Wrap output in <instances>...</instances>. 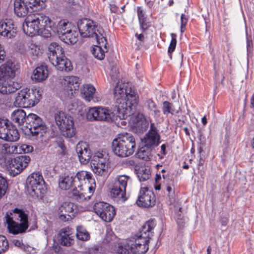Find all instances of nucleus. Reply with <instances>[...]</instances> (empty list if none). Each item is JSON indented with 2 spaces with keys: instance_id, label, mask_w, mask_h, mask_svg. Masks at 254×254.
I'll return each mask as SVG.
<instances>
[{
  "instance_id": "1",
  "label": "nucleus",
  "mask_w": 254,
  "mask_h": 254,
  "mask_svg": "<svg viewBox=\"0 0 254 254\" xmlns=\"http://www.w3.org/2000/svg\"><path fill=\"white\" fill-rule=\"evenodd\" d=\"M59 185L62 190H72L73 198L82 202L90 199L95 191L96 183L91 173L81 171L75 176L64 175L60 178Z\"/></svg>"
},
{
  "instance_id": "2",
  "label": "nucleus",
  "mask_w": 254,
  "mask_h": 254,
  "mask_svg": "<svg viewBox=\"0 0 254 254\" xmlns=\"http://www.w3.org/2000/svg\"><path fill=\"white\" fill-rule=\"evenodd\" d=\"M156 225L154 221L148 220L134 236L119 244L117 250L120 254H144L148 250V242Z\"/></svg>"
},
{
  "instance_id": "3",
  "label": "nucleus",
  "mask_w": 254,
  "mask_h": 254,
  "mask_svg": "<svg viewBox=\"0 0 254 254\" xmlns=\"http://www.w3.org/2000/svg\"><path fill=\"white\" fill-rule=\"evenodd\" d=\"M77 26L82 37L95 38L98 45L92 50V54L98 60H102L107 52V40L103 29L98 26L96 22L89 18L83 17L77 22Z\"/></svg>"
},
{
  "instance_id": "4",
  "label": "nucleus",
  "mask_w": 254,
  "mask_h": 254,
  "mask_svg": "<svg viewBox=\"0 0 254 254\" xmlns=\"http://www.w3.org/2000/svg\"><path fill=\"white\" fill-rule=\"evenodd\" d=\"M114 98L118 105L119 118L123 120L130 116L138 102V96L134 89L127 84L119 81L114 91Z\"/></svg>"
},
{
  "instance_id": "5",
  "label": "nucleus",
  "mask_w": 254,
  "mask_h": 254,
  "mask_svg": "<svg viewBox=\"0 0 254 254\" xmlns=\"http://www.w3.org/2000/svg\"><path fill=\"white\" fill-rule=\"evenodd\" d=\"M17 69L18 66L11 61L6 62L0 66V80H3L0 84V92L2 94L14 92L21 87L20 83L11 79L15 76Z\"/></svg>"
},
{
  "instance_id": "6",
  "label": "nucleus",
  "mask_w": 254,
  "mask_h": 254,
  "mask_svg": "<svg viewBox=\"0 0 254 254\" xmlns=\"http://www.w3.org/2000/svg\"><path fill=\"white\" fill-rule=\"evenodd\" d=\"M135 147L134 137L129 133L120 134L112 142L113 152L121 157H126L132 154Z\"/></svg>"
},
{
  "instance_id": "7",
  "label": "nucleus",
  "mask_w": 254,
  "mask_h": 254,
  "mask_svg": "<svg viewBox=\"0 0 254 254\" xmlns=\"http://www.w3.org/2000/svg\"><path fill=\"white\" fill-rule=\"evenodd\" d=\"M48 58L57 69L69 71L72 69L70 62L65 57L62 47L56 42H52L48 46Z\"/></svg>"
},
{
  "instance_id": "8",
  "label": "nucleus",
  "mask_w": 254,
  "mask_h": 254,
  "mask_svg": "<svg viewBox=\"0 0 254 254\" xmlns=\"http://www.w3.org/2000/svg\"><path fill=\"white\" fill-rule=\"evenodd\" d=\"M41 98V94L36 88H23L16 94L14 105L23 108H30L37 104Z\"/></svg>"
},
{
  "instance_id": "9",
  "label": "nucleus",
  "mask_w": 254,
  "mask_h": 254,
  "mask_svg": "<svg viewBox=\"0 0 254 254\" xmlns=\"http://www.w3.org/2000/svg\"><path fill=\"white\" fill-rule=\"evenodd\" d=\"M26 17L23 23L22 29L24 33L30 37L37 34L40 26L53 27L54 21L50 17Z\"/></svg>"
},
{
  "instance_id": "10",
  "label": "nucleus",
  "mask_w": 254,
  "mask_h": 254,
  "mask_svg": "<svg viewBox=\"0 0 254 254\" xmlns=\"http://www.w3.org/2000/svg\"><path fill=\"white\" fill-rule=\"evenodd\" d=\"M14 213L20 223L16 222L8 214L5 216L7 229L9 233L17 235L25 233L28 227V215L23 210L15 208Z\"/></svg>"
},
{
  "instance_id": "11",
  "label": "nucleus",
  "mask_w": 254,
  "mask_h": 254,
  "mask_svg": "<svg viewBox=\"0 0 254 254\" xmlns=\"http://www.w3.org/2000/svg\"><path fill=\"white\" fill-rule=\"evenodd\" d=\"M26 184L28 191L32 197L42 198L46 192L45 183L39 172L29 175L27 179Z\"/></svg>"
},
{
  "instance_id": "12",
  "label": "nucleus",
  "mask_w": 254,
  "mask_h": 254,
  "mask_svg": "<svg viewBox=\"0 0 254 254\" xmlns=\"http://www.w3.org/2000/svg\"><path fill=\"white\" fill-rule=\"evenodd\" d=\"M14 4L16 16H25L28 12H36L46 6L45 0H15Z\"/></svg>"
},
{
  "instance_id": "13",
  "label": "nucleus",
  "mask_w": 254,
  "mask_h": 254,
  "mask_svg": "<svg viewBox=\"0 0 254 254\" xmlns=\"http://www.w3.org/2000/svg\"><path fill=\"white\" fill-rule=\"evenodd\" d=\"M26 127V133H30L35 139L42 137L47 130L45 122L38 116L30 113L27 116Z\"/></svg>"
},
{
  "instance_id": "14",
  "label": "nucleus",
  "mask_w": 254,
  "mask_h": 254,
  "mask_svg": "<svg viewBox=\"0 0 254 254\" xmlns=\"http://www.w3.org/2000/svg\"><path fill=\"white\" fill-rule=\"evenodd\" d=\"M56 125L63 135L67 137L73 136L75 133L72 118L63 112H57L54 115Z\"/></svg>"
},
{
  "instance_id": "15",
  "label": "nucleus",
  "mask_w": 254,
  "mask_h": 254,
  "mask_svg": "<svg viewBox=\"0 0 254 254\" xmlns=\"http://www.w3.org/2000/svg\"><path fill=\"white\" fill-rule=\"evenodd\" d=\"M109 156L106 152H95L91 159V167L93 172L97 176H105L108 172Z\"/></svg>"
},
{
  "instance_id": "16",
  "label": "nucleus",
  "mask_w": 254,
  "mask_h": 254,
  "mask_svg": "<svg viewBox=\"0 0 254 254\" xmlns=\"http://www.w3.org/2000/svg\"><path fill=\"white\" fill-rule=\"evenodd\" d=\"M94 210L97 215L107 222H111L116 214L115 208L104 202L96 203L94 205Z\"/></svg>"
},
{
  "instance_id": "17",
  "label": "nucleus",
  "mask_w": 254,
  "mask_h": 254,
  "mask_svg": "<svg viewBox=\"0 0 254 254\" xmlns=\"http://www.w3.org/2000/svg\"><path fill=\"white\" fill-rule=\"evenodd\" d=\"M30 160V157L27 155L14 158L9 165L8 171L10 176L14 177L22 172L27 167Z\"/></svg>"
},
{
  "instance_id": "18",
  "label": "nucleus",
  "mask_w": 254,
  "mask_h": 254,
  "mask_svg": "<svg viewBox=\"0 0 254 254\" xmlns=\"http://www.w3.org/2000/svg\"><path fill=\"white\" fill-rule=\"evenodd\" d=\"M134 110L135 109L132 111L130 116H127L125 119L129 117V124L131 127L135 129L137 132H142L147 129L149 122L143 114L140 113L136 115L133 114V112Z\"/></svg>"
},
{
  "instance_id": "19",
  "label": "nucleus",
  "mask_w": 254,
  "mask_h": 254,
  "mask_svg": "<svg viewBox=\"0 0 254 254\" xmlns=\"http://www.w3.org/2000/svg\"><path fill=\"white\" fill-rule=\"evenodd\" d=\"M76 210V205L70 202H64L58 208L57 214L59 219L64 221L71 220Z\"/></svg>"
},
{
  "instance_id": "20",
  "label": "nucleus",
  "mask_w": 254,
  "mask_h": 254,
  "mask_svg": "<svg viewBox=\"0 0 254 254\" xmlns=\"http://www.w3.org/2000/svg\"><path fill=\"white\" fill-rule=\"evenodd\" d=\"M155 196L153 192L147 188H141L137 204L139 206L145 207H152L155 204Z\"/></svg>"
},
{
  "instance_id": "21",
  "label": "nucleus",
  "mask_w": 254,
  "mask_h": 254,
  "mask_svg": "<svg viewBox=\"0 0 254 254\" xmlns=\"http://www.w3.org/2000/svg\"><path fill=\"white\" fill-rule=\"evenodd\" d=\"M76 152L81 164H86L91 159V151L88 144L84 141H80L76 146Z\"/></svg>"
},
{
  "instance_id": "22",
  "label": "nucleus",
  "mask_w": 254,
  "mask_h": 254,
  "mask_svg": "<svg viewBox=\"0 0 254 254\" xmlns=\"http://www.w3.org/2000/svg\"><path fill=\"white\" fill-rule=\"evenodd\" d=\"M81 93L82 98L87 102L92 101L96 103L101 100V96L96 92L94 86L90 84L84 85L81 89Z\"/></svg>"
},
{
  "instance_id": "23",
  "label": "nucleus",
  "mask_w": 254,
  "mask_h": 254,
  "mask_svg": "<svg viewBox=\"0 0 254 254\" xmlns=\"http://www.w3.org/2000/svg\"><path fill=\"white\" fill-rule=\"evenodd\" d=\"M73 230L68 227L62 228L58 234L59 241L62 245L70 246L74 242Z\"/></svg>"
},
{
  "instance_id": "24",
  "label": "nucleus",
  "mask_w": 254,
  "mask_h": 254,
  "mask_svg": "<svg viewBox=\"0 0 254 254\" xmlns=\"http://www.w3.org/2000/svg\"><path fill=\"white\" fill-rule=\"evenodd\" d=\"M64 84L67 92L65 96L70 98L79 89L80 82L76 76H66L64 79Z\"/></svg>"
},
{
  "instance_id": "25",
  "label": "nucleus",
  "mask_w": 254,
  "mask_h": 254,
  "mask_svg": "<svg viewBox=\"0 0 254 254\" xmlns=\"http://www.w3.org/2000/svg\"><path fill=\"white\" fill-rule=\"evenodd\" d=\"M160 135L158 134L156 130L151 124V127L145 136L142 139L144 145L148 148H153L157 146L159 143Z\"/></svg>"
},
{
  "instance_id": "26",
  "label": "nucleus",
  "mask_w": 254,
  "mask_h": 254,
  "mask_svg": "<svg viewBox=\"0 0 254 254\" xmlns=\"http://www.w3.org/2000/svg\"><path fill=\"white\" fill-rule=\"evenodd\" d=\"M48 74L47 66L42 64L33 70L31 78L34 82H40L45 80L48 77Z\"/></svg>"
},
{
  "instance_id": "27",
  "label": "nucleus",
  "mask_w": 254,
  "mask_h": 254,
  "mask_svg": "<svg viewBox=\"0 0 254 254\" xmlns=\"http://www.w3.org/2000/svg\"><path fill=\"white\" fill-rule=\"evenodd\" d=\"M110 192L112 198L118 203H122L127 199L126 190L117 186H113Z\"/></svg>"
},
{
  "instance_id": "28",
  "label": "nucleus",
  "mask_w": 254,
  "mask_h": 254,
  "mask_svg": "<svg viewBox=\"0 0 254 254\" xmlns=\"http://www.w3.org/2000/svg\"><path fill=\"white\" fill-rule=\"evenodd\" d=\"M61 40L67 44H74L78 40V33L72 28L67 29L65 32L59 34Z\"/></svg>"
},
{
  "instance_id": "29",
  "label": "nucleus",
  "mask_w": 254,
  "mask_h": 254,
  "mask_svg": "<svg viewBox=\"0 0 254 254\" xmlns=\"http://www.w3.org/2000/svg\"><path fill=\"white\" fill-rule=\"evenodd\" d=\"M102 107H89L86 114V119L89 121H100Z\"/></svg>"
},
{
  "instance_id": "30",
  "label": "nucleus",
  "mask_w": 254,
  "mask_h": 254,
  "mask_svg": "<svg viewBox=\"0 0 254 254\" xmlns=\"http://www.w3.org/2000/svg\"><path fill=\"white\" fill-rule=\"evenodd\" d=\"M16 32L12 25H8L3 20L0 21V36L11 38L15 36Z\"/></svg>"
},
{
  "instance_id": "31",
  "label": "nucleus",
  "mask_w": 254,
  "mask_h": 254,
  "mask_svg": "<svg viewBox=\"0 0 254 254\" xmlns=\"http://www.w3.org/2000/svg\"><path fill=\"white\" fill-rule=\"evenodd\" d=\"M101 114V122H112L119 117L118 111L115 113L112 110L105 107H102Z\"/></svg>"
},
{
  "instance_id": "32",
  "label": "nucleus",
  "mask_w": 254,
  "mask_h": 254,
  "mask_svg": "<svg viewBox=\"0 0 254 254\" xmlns=\"http://www.w3.org/2000/svg\"><path fill=\"white\" fill-rule=\"evenodd\" d=\"M12 121L17 125H23L25 122L26 123L27 116L25 111L22 109L14 110L11 115Z\"/></svg>"
},
{
  "instance_id": "33",
  "label": "nucleus",
  "mask_w": 254,
  "mask_h": 254,
  "mask_svg": "<svg viewBox=\"0 0 254 254\" xmlns=\"http://www.w3.org/2000/svg\"><path fill=\"white\" fill-rule=\"evenodd\" d=\"M245 23H246V17H243ZM246 35V43H247V62L249 63V59L252 58L254 55V45L253 42L252 36L251 34H248V29L245 23Z\"/></svg>"
},
{
  "instance_id": "34",
  "label": "nucleus",
  "mask_w": 254,
  "mask_h": 254,
  "mask_svg": "<svg viewBox=\"0 0 254 254\" xmlns=\"http://www.w3.org/2000/svg\"><path fill=\"white\" fill-rule=\"evenodd\" d=\"M204 127L197 126V151L200 154L203 152V147L206 144V137L204 135Z\"/></svg>"
},
{
  "instance_id": "35",
  "label": "nucleus",
  "mask_w": 254,
  "mask_h": 254,
  "mask_svg": "<svg viewBox=\"0 0 254 254\" xmlns=\"http://www.w3.org/2000/svg\"><path fill=\"white\" fill-rule=\"evenodd\" d=\"M131 182L129 176L127 175H119L117 176L114 186L126 190L127 184Z\"/></svg>"
},
{
  "instance_id": "36",
  "label": "nucleus",
  "mask_w": 254,
  "mask_h": 254,
  "mask_svg": "<svg viewBox=\"0 0 254 254\" xmlns=\"http://www.w3.org/2000/svg\"><path fill=\"white\" fill-rule=\"evenodd\" d=\"M27 53H29L33 59H35L42 55V50L40 45L31 41V42L29 44Z\"/></svg>"
},
{
  "instance_id": "37",
  "label": "nucleus",
  "mask_w": 254,
  "mask_h": 254,
  "mask_svg": "<svg viewBox=\"0 0 254 254\" xmlns=\"http://www.w3.org/2000/svg\"><path fill=\"white\" fill-rule=\"evenodd\" d=\"M151 148L144 145L138 151L136 155L138 158L145 161H149L152 158Z\"/></svg>"
},
{
  "instance_id": "38",
  "label": "nucleus",
  "mask_w": 254,
  "mask_h": 254,
  "mask_svg": "<svg viewBox=\"0 0 254 254\" xmlns=\"http://www.w3.org/2000/svg\"><path fill=\"white\" fill-rule=\"evenodd\" d=\"M56 27L59 34H62L65 32L67 29L73 28L74 26L71 23L69 22L66 20H62L58 22V24L55 26Z\"/></svg>"
},
{
  "instance_id": "39",
  "label": "nucleus",
  "mask_w": 254,
  "mask_h": 254,
  "mask_svg": "<svg viewBox=\"0 0 254 254\" xmlns=\"http://www.w3.org/2000/svg\"><path fill=\"white\" fill-rule=\"evenodd\" d=\"M14 154L28 153L31 152L33 148L31 145L26 144H17L14 145Z\"/></svg>"
},
{
  "instance_id": "40",
  "label": "nucleus",
  "mask_w": 254,
  "mask_h": 254,
  "mask_svg": "<svg viewBox=\"0 0 254 254\" xmlns=\"http://www.w3.org/2000/svg\"><path fill=\"white\" fill-rule=\"evenodd\" d=\"M76 236L77 239L82 241H86L90 239L89 233L82 226H77Z\"/></svg>"
},
{
  "instance_id": "41",
  "label": "nucleus",
  "mask_w": 254,
  "mask_h": 254,
  "mask_svg": "<svg viewBox=\"0 0 254 254\" xmlns=\"http://www.w3.org/2000/svg\"><path fill=\"white\" fill-rule=\"evenodd\" d=\"M9 135L4 136V139L7 141H16L19 138V134L17 129L13 127L10 126Z\"/></svg>"
},
{
  "instance_id": "42",
  "label": "nucleus",
  "mask_w": 254,
  "mask_h": 254,
  "mask_svg": "<svg viewBox=\"0 0 254 254\" xmlns=\"http://www.w3.org/2000/svg\"><path fill=\"white\" fill-rule=\"evenodd\" d=\"M30 42H31V41L24 39L18 41L16 43V47L19 52L21 54L27 53Z\"/></svg>"
},
{
  "instance_id": "43",
  "label": "nucleus",
  "mask_w": 254,
  "mask_h": 254,
  "mask_svg": "<svg viewBox=\"0 0 254 254\" xmlns=\"http://www.w3.org/2000/svg\"><path fill=\"white\" fill-rule=\"evenodd\" d=\"M137 175L140 182L145 181L150 178V170L146 168H141L137 172Z\"/></svg>"
},
{
  "instance_id": "44",
  "label": "nucleus",
  "mask_w": 254,
  "mask_h": 254,
  "mask_svg": "<svg viewBox=\"0 0 254 254\" xmlns=\"http://www.w3.org/2000/svg\"><path fill=\"white\" fill-rule=\"evenodd\" d=\"M14 145L10 146L7 143L0 144V153L2 154L14 153Z\"/></svg>"
},
{
  "instance_id": "45",
  "label": "nucleus",
  "mask_w": 254,
  "mask_h": 254,
  "mask_svg": "<svg viewBox=\"0 0 254 254\" xmlns=\"http://www.w3.org/2000/svg\"><path fill=\"white\" fill-rule=\"evenodd\" d=\"M140 28L144 31L148 29L151 25L148 17H138Z\"/></svg>"
},
{
  "instance_id": "46",
  "label": "nucleus",
  "mask_w": 254,
  "mask_h": 254,
  "mask_svg": "<svg viewBox=\"0 0 254 254\" xmlns=\"http://www.w3.org/2000/svg\"><path fill=\"white\" fill-rule=\"evenodd\" d=\"M56 23V22L54 21ZM56 24L53 27H48V26H40L39 30L37 34L40 35L42 36L48 38L51 36V33L50 30L48 28L52 29V28H55Z\"/></svg>"
},
{
  "instance_id": "47",
  "label": "nucleus",
  "mask_w": 254,
  "mask_h": 254,
  "mask_svg": "<svg viewBox=\"0 0 254 254\" xmlns=\"http://www.w3.org/2000/svg\"><path fill=\"white\" fill-rule=\"evenodd\" d=\"M8 243L6 238L0 235V254L4 253L8 249Z\"/></svg>"
},
{
  "instance_id": "48",
  "label": "nucleus",
  "mask_w": 254,
  "mask_h": 254,
  "mask_svg": "<svg viewBox=\"0 0 254 254\" xmlns=\"http://www.w3.org/2000/svg\"><path fill=\"white\" fill-rule=\"evenodd\" d=\"M7 188V183L5 178L0 176V199L5 194Z\"/></svg>"
},
{
  "instance_id": "49",
  "label": "nucleus",
  "mask_w": 254,
  "mask_h": 254,
  "mask_svg": "<svg viewBox=\"0 0 254 254\" xmlns=\"http://www.w3.org/2000/svg\"><path fill=\"white\" fill-rule=\"evenodd\" d=\"M9 126L6 121L4 120H0V138L4 139L5 136L4 133H5Z\"/></svg>"
},
{
  "instance_id": "50",
  "label": "nucleus",
  "mask_w": 254,
  "mask_h": 254,
  "mask_svg": "<svg viewBox=\"0 0 254 254\" xmlns=\"http://www.w3.org/2000/svg\"><path fill=\"white\" fill-rule=\"evenodd\" d=\"M178 221L177 222L178 225V231L179 233L182 234L183 229L185 225V221L183 217L181 214H178Z\"/></svg>"
},
{
  "instance_id": "51",
  "label": "nucleus",
  "mask_w": 254,
  "mask_h": 254,
  "mask_svg": "<svg viewBox=\"0 0 254 254\" xmlns=\"http://www.w3.org/2000/svg\"><path fill=\"white\" fill-rule=\"evenodd\" d=\"M125 5L122 6L121 8H119L115 4H110L109 8L110 11L112 13L116 14H120L124 12V7Z\"/></svg>"
},
{
  "instance_id": "52",
  "label": "nucleus",
  "mask_w": 254,
  "mask_h": 254,
  "mask_svg": "<svg viewBox=\"0 0 254 254\" xmlns=\"http://www.w3.org/2000/svg\"><path fill=\"white\" fill-rule=\"evenodd\" d=\"M136 11L138 16H144L148 15H152V13L150 12V11H148L145 8L142 6H137L136 8Z\"/></svg>"
},
{
  "instance_id": "53",
  "label": "nucleus",
  "mask_w": 254,
  "mask_h": 254,
  "mask_svg": "<svg viewBox=\"0 0 254 254\" xmlns=\"http://www.w3.org/2000/svg\"><path fill=\"white\" fill-rule=\"evenodd\" d=\"M172 40L170 44V46L168 48V53L169 56V57L171 59H172V54L175 50V37L174 34L172 33Z\"/></svg>"
},
{
  "instance_id": "54",
  "label": "nucleus",
  "mask_w": 254,
  "mask_h": 254,
  "mask_svg": "<svg viewBox=\"0 0 254 254\" xmlns=\"http://www.w3.org/2000/svg\"><path fill=\"white\" fill-rule=\"evenodd\" d=\"M188 21L187 17H181L180 31L181 33L185 31Z\"/></svg>"
},
{
  "instance_id": "55",
  "label": "nucleus",
  "mask_w": 254,
  "mask_h": 254,
  "mask_svg": "<svg viewBox=\"0 0 254 254\" xmlns=\"http://www.w3.org/2000/svg\"><path fill=\"white\" fill-rule=\"evenodd\" d=\"M161 179V176L160 174H156L155 179L154 189L156 190H159L161 189V184L160 181Z\"/></svg>"
},
{
  "instance_id": "56",
  "label": "nucleus",
  "mask_w": 254,
  "mask_h": 254,
  "mask_svg": "<svg viewBox=\"0 0 254 254\" xmlns=\"http://www.w3.org/2000/svg\"><path fill=\"white\" fill-rule=\"evenodd\" d=\"M185 117L182 116L180 118L178 117V118H176V127H182L183 125L185 124Z\"/></svg>"
},
{
  "instance_id": "57",
  "label": "nucleus",
  "mask_w": 254,
  "mask_h": 254,
  "mask_svg": "<svg viewBox=\"0 0 254 254\" xmlns=\"http://www.w3.org/2000/svg\"><path fill=\"white\" fill-rule=\"evenodd\" d=\"M229 217L226 215H221L220 217V222L222 226H226L229 222Z\"/></svg>"
},
{
  "instance_id": "58",
  "label": "nucleus",
  "mask_w": 254,
  "mask_h": 254,
  "mask_svg": "<svg viewBox=\"0 0 254 254\" xmlns=\"http://www.w3.org/2000/svg\"><path fill=\"white\" fill-rule=\"evenodd\" d=\"M12 243L16 247L20 248L21 250L23 249L25 245V244L22 242V241L20 240H13Z\"/></svg>"
},
{
  "instance_id": "59",
  "label": "nucleus",
  "mask_w": 254,
  "mask_h": 254,
  "mask_svg": "<svg viewBox=\"0 0 254 254\" xmlns=\"http://www.w3.org/2000/svg\"><path fill=\"white\" fill-rule=\"evenodd\" d=\"M170 104L168 102H165L163 104V112L164 114H168L171 113Z\"/></svg>"
},
{
  "instance_id": "60",
  "label": "nucleus",
  "mask_w": 254,
  "mask_h": 254,
  "mask_svg": "<svg viewBox=\"0 0 254 254\" xmlns=\"http://www.w3.org/2000/svg\"><path fill=\"white\" fill-rule=\"evenodd\" d=\"M146 105L150 110H153L155 108V104L151 100H147L146 101Z\"/></svg>"
},
{
  "instance_id": "61",
  "label": "nucleus",
  "mask_w": 254,
  "mask_h": 254,
  "mask_svg": "<svg viewBox=\"0 0 254 254\" xmlns=\"http://www.w3.org/2000/svg\"><path fill=\"white\" fill-rule=\"evenodd\" d=\"M22 250L28 254H31L34 251V249L33 247L25 244Z\"/></svg>"
},
{
  "instance_id": "62",
  "label": "nucleus",
  "mask_w": 254,
  "mask_h": 254,
  "mask_svg": "<svg viewBox=\"0 0 254 254\" xmlns=\"http://www.w3.org/2000/svg\"><path fill=\"white\" fill-rule=\"evenodd\" d=\"M5 57V52L0 44V63L3 61Z\"/></svg>"
},
{
  "instance_id": "63",
  "label": "nucleus",
  "mask_w": 254,
  "mask_h": 254,
  "mask_svg": "<svg viewBox=\"0 0 254 254\" xmlns=\"http://www.w3.org/2000/svg\"><path fill=\"white\" fill-rule=\"evenodd\" d=\"M161 154H158V156L161 158H163V156L166 154V146L165 144H162L161 146Z\"/></svg>"
},
{
  "instance_id": "64",
  "label": "nucleus",
  "mask_w": 254,
  "mask_h": 254,
  "mask_svg": "<svg viewBox=\"0 0 254 254\" xmlns=\"http://www.w3.org/2000/svg\"><path fill=\"white\" fill-rule=\"evenodd\" d=\"M145 1L146 2L147 6L148 7V8H147L148 11H149V10H150V12H151V8L152 7V6L153 5V2L151 0H145Z\"/></svg>"
}]
</instances>
